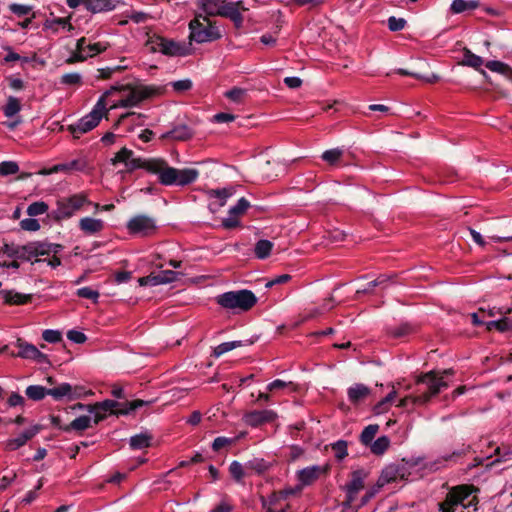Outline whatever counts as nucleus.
<instances>
[{"label":"nucleus","instance_id":"nucleus-1","mask_svg":"<svg viewBox=\"0 0 512 512\" xmlns=\"http://www.w3.org/2000/svg\"><path fill=\"white\" fill-rule=\"evenodd\" d=\"M152 401H143L140 399L126 402H118L115 400H105L95 404H82L77 403L74 408L87 409L91 414V419L95 425L104 420L107 415H127L130 412L144 406L151 404Z\"/></svg>","mask_w":512,"mask_h":512},{"label":"nucleus","instance_id":"nucleus-2","mask_svg":"<svg viewBox=\"0 0 512 512\" xmlns=\"http://www.w3.org/2000/svg\"><path fill=\"white\" fill-rule=\"evenodd\" d=\"M154 174L163 186L184 187L197 180L199 171L194 168L178 169L170 166L166 160L158 158Z\"/></svg>","mask_w":512,"mask_h":512},{"label":"nucleus","instance_id":"nucleus-3","mask_svg":"<svg viewBox=\"0 0 512 512\" xmlns=\"http://www.w3.org/2000/svg\"><path fill=\"white\" fill-rule=\"evenodd\" d=\"M216 303L223 309L234 313H243L251 310L257 303V297L248 289L228 291L215 298Z\"/></svg>","mask_w":512,"mask_h":512},{"label":"nucleus","instance_id":"nucleus-4","mask_svg":"<svg viewBox=\"0 0 512 512\" xmlns=\"http://www.w3.org/2000/svg\"><path fill=\"white\" fill-rule=\"evenodd\" d=\"M113 89H117V87H111L105 91L89 114L81 118L76 124L70 125L69 130L74 137L78 138L79 135L91 131L99 124L103 117L107 118L110 110L107 108L106 99L112 94Z\"/></svg>","mask_w":512,"mask_h":512},{"label":"nucleus","instance_id":"nucleus-5","mask_svg":"<svg viewBox=\"0 0 512 512\" xmlns=\"http://www.w3.org/2000/svg\"><path fill=\"white\" fill-rule=\"evenodd\" d=\"M145 46L152 53L160 52L169 57H182L191 54L190 43H180L159 35L150 36Z\"/></svg>","mask_w":512,"mask_h":512},{"label":"nucleus","instance_id":"nucleus-6","mask_svg":"<svg viewBox=\"0 0 512 512\" xmlns=\"http://www.w3.org/2000/svg\"><path fill=\"white\" fill-rule=\"evenodd\" d=\"M90 204H92V202L85 193H77L69 197H64L57 200L56 209L52 211L51 217L58 222L69 219L84 206Z\"/></svg>","mask_w":512,"mask_h":512},{"label":"nucleus","instance_id":"nucleus-7","mask_svg":"<svg viewBox=\"0 0 512 512\" xmlns=\"http://www.w3.org/2000/svg\"><path fill=\"white\" fill-rule=\"evenodd\" d=\"M189 39L197 43L212 42L221 38V33L207 16L196 15L189 23Z\"/></svg>","mask_w":512,"mask_h":512},{"label":"nucleus","instance_id":"nucleus-8","mask_svg":"<svg viewBox=\"0 0 512 512\" xmlns=\"http://www.w3.org/2000/svg\"><path fill=\"white\" fill-rule=\"evenodd\" d=\"M158 158L134 157V152L126 147L121 148L111 159L113 165L124 163L126 172L132 173L137 169H144L154 174Z\"/></svg>","mask_w":512,"mask_h":512},{"label":"nucleus","instance_id":"nucleus-9","mask_svg":"<svg viewBox=\"0 0 512 512\" xmlns=\"http://www.w3.org/2000/svg\"><path fill=\"white\" fill-rule=\"evenodd\" d=\"M416 384L426 385V390L418 395V403L426 404L430 399L438 395L442 389L449 386L438 371L431 370L426 373H422L416 379Z\"/></svg>","mask_w":512,"mask_h":512},{"label":"nucleus","instance_id":"nucleus-10","mask_svg":"<svg viewBox=\"0 0 512 512\" xmlns=\"http://www.w3.org/2000/svg\"><path fill=\"white\" fill-rule=\"evenodd\" d=\"M116 87H117V89H113L112 93L115 91H119V92H122L123 95L118 102L110 105V107L108 108L109 110H112V109H115L118 107L128 108V107L137 106L142 101H144L145 99L150 97L152 94V91L148 87H145V86L131 87V86L121 85V86H116Z\"/></svg>","mask_w":512,"mask_h":512},{"label":"nucleus","instance_id":"nucleus-11","mask_svg":"<svg viewBox=\"0 0 512 512\" xmlns=\"http://www.w3.org/2000/svg\"><path fill=\"white\" fill-rule=\"evenodd\" d=\"M366 477L367 472L363 469H358L351 473V479L344 487L346 500L343 502V506H352V502L356 499L357 494L364 488Z\"/></svg>","mask_w":512,"mask_h":512},{"label":"nucleus","instance_id":"nucleus-12","mask_svg":"<svg viewBox=\"0 0 512 512\" xmlns=\"http://www.w3.org/2000/svg\"><path fill=\"white\" fill-rule=\"evenodd\" d=\"M16 346L18 348V352H12V357L34 360L40 364L49 363L47 355L42 353L35 345L25 342L19 338L16 341Z\"/></svg>","mask_w":512,"mask_h":512},{"label":"nucleus","instance_id":"nucleus-13","mask_svg":"<svg viewBox=\"0 0 512 512\" xmlns=\"http://www.w3.org/2000/svg\"><path fill=\"white\" fill-rule=\"evenodd\" d=\"M330 468L329 464L313 465L299 470L296 476L302 486H309L315 483L322 476H327Z\"/></svg>","mask_w":512,"mask_h":512},{"label":"nucleus","instance_id":"nucleus-14","mask_svg":"<svg viewBox=\"0 0 512 512\" xmlns=\"http://www.w3.org/2000/svg\"><path fill=\"white\" fill-rule=\"evenodd\" d=\"M127 228L132 234L147 236L156 230V224L152 218L145 215H138L128 222Z\"/></svg>","mask_w":512,"mask_h":512},{"label":"nucleus","instance_id":"nucleus-15","mask_svg":"<svg viewBox=\"0 0 512 512\" xmlns=\"http://www.w3.org/2000/svg\"><path fill=\"white\" fill-rule=\"evenodd\" d=\"M250 206L244 197L239 199L237 204L230 208L229 216L222 220V226L226 229H233L240 225L239 216L243 215Z\"/></svg>","mask_w":512,"mask_h":512},{"label":"nucleus","instance_id":"nucleus-16","mask_svg":"<svg viewBox=\"0 0 512 512\" xmlns=\"http://www.w3.org/2000/svg\"><path fill=\"white\" fill-rule=\"evenodd\" d=\"M40 430H41V427L39 425H34V426L26 429L25 431H23L17 437L6 440L4 442V450L15 451V450L21 448L29 440H31L33 437H35L39 433Z\"/></svg>","mask_w":512,"mask_h":512},{"label":"nucleus","instance_id":"nucleus-17","mask_svg":"<svg viewBox=\"0 0 512 512\" xmlns=\"http://www.w3.org/2000/svg\"><path fill=\"white\" fill-rule=\"evenodd\" d=\"M241 9L246 10L242 1L226 2L224 0L219 16L229 18L235 26L239 28L243 24V16L240 12Z\"/></svg>","mask_w":512,"mask_h":512},{"label":"nucleus","instance_id":"nucleus-18","mask_svg":"<svg viewBox=\"0 0 512 512\" xmlns=\"http://www.w3.org/2000/svg\"><path fill=\"white\" fill-rule=\"evenodd\" d=\"M277 418V414L272 410H255L246 413L243 421L251 427H258L265 423L273 422Z\"/></svg>","mask_w":512,"mask_h":512},{"label":"nucleus","instance_id":"nucleus-19","mask_svg":"<svg viewBox=\"0 0 512 512\" xmlns=\"http://www.w3.org/2000/svg\"><path fill=\"white\" fill-rule=\"evenodd\" d=\"M473 491L472 485H458L450 489L446 495V499L456 508L463 505V502L471 495Z\"/></svg>","mask_w":512,"mask_h":512},{"label":"nucleus","instance_id":"nucleus-20","mask_svg":"<svg viewBox=\"0 0 512 512\" xmlns=\"http://www.w3.org/2000/svg\"><path fill=\"white\" fill-rule=\"evenodd\" d=\"M403 477L404 467L397 464H390L382 470L379 482L380 485H384L391 482H395L398 479H402Z\"/></svg>","mask_w":512,"mask_h":512},{"label":"nucleus","instance_id":"nucleus-21","mask_svg":"<svg viewBox=\"0 0 512 512\" xmlns=\"http://www.w3.org/2000/svg\"><path fill=\"white\" fill-rule=\"evenodd\" d=\"M105 227L104 221L92 217H84L79 221V228L85 235L100 233Z\"/></svg>","mask_w":512,"mask_h":512},{"label":"nucleus","instance_id":"nucleus-22","mask_svg":"<svg viewBox=\"0 0 512 512\" xmlns=\"http://www.w3.org/2000/svg\"><path fill=\"white\" fill-rule=\"evenodd\" d=\"M193 130L185 125L175 126L172 130L161 135V139H172L176 141H186L192 138Z\"/></svg>","mask_w":512,"mask_h":512},{"label":"nucleus","instance_id":"nucleus-23","mask_svg":"<svg viewBox=\"0 0 512 512\" xmlns=\"http://www.w3.org/2000/svg\"><path fill=\"white\" fill-rule=\"evenodd\" d=\"M48 395L52 396L55 400H61L64 397L71 400L78 398L81 393H76V389L73 390L69 383H62L55 388L48 389Z\"/></svg>","mask_w":512,"mask_h":512},{"label":"nucleus","instance_id":"nucleus-24","mask_svg":"<svg viewBox=\"0 0 512 512\" xmlns=\"http://www.w3.org/2000/svg\"><path fill=\"white\" fill-rule=\"evenodd\" d=\"M4 303L8 305H24L32 301L31 294H22L14 290H2Z\"/></svg>","mask_w":512,"mask_h":512},{"label":"nucleus","instance_id":"nucleus-25","mask_svg":"<svg viewBox=\"0 0 512 512\" xmlns=\"http://www.w3.org/2000/svg\"><path fill=\"white\" fill-rule=\"evenodd\" d=\"M416 331V326L409 322H403L387 328L388 336L396 339L407 337L414 334Z\"/></svg>","mask_w":512,"mask_h":512},{"label":"nucleus","instance_id":"nucleus-26","mask_svg":"<svg viewBox=\"0 0 512 512\" xmlns=\"http://www.w3.org/2000/svg\"><path fill=\"white\" fill-rule=\"evenodd\" d=\"M115 8L114 0H86V10L93 14L109 12Z\"/></svg>","mask_w":512,"mask_h":512},{"label":"nucleus","instance_id":"nucleus-27","mask_svg":"<svg viewBox=\"0 0 512 512\" xmlns=\"http://www.w3.org/2000/svg\"><path fill=\"white\" fill-rule=\"evenodd\" d=\"M72 170H82L79 160H72L69 163L56 164L49 169L43 168L40 171H38V174L46 176V175H51V174L58 173V172L69 173Z\"/></svg>","mask_w":512,"mask_h":512},{"label":"nucleus","instance_id":"nucleus-28","mask_svg":"<svg viewBox=\"0 0 512 512\" xmlns=\"http://www.w3.org/2000/svg\"><path fill=\"white\" fill-rule=\"evenodd\" d=\"M347 394L349 401L357 404L370 394V389L364 384L357 383L348 389Z\"/></svg>","mask_w":512,"mask_h":512},{"label":"nucleus","instance_id":"nucleus-29","mask_svg":"<svg viewBox=\"0 0 512 512\" xmlns=\"http://www.w3.org/2000/svg\"><path fill=\"white\" fill-rule=\"evenodd\" d=\"M479 6V0H453L450 5V11L453 14H460L468 10H475Z\"/></svg>","mask_w":512,"mask_h":512},{"label":"nucleus","instance_id":"nucleus-30","mask_svg":"<svg viewBox=\"0 0 512 512\" xmlns=\"http://www.w3.org/2000/svg\"><path fill=\"white\" fill-rule=\"evenodd\" d=\"M205 16H219L224 0H200L199 1Z\"/></svg>","mask_w":512,"mask_h":512},{"label":"nucleus","instance_id":"nucleus-31","mask_svg":"<svg viewBox=\"0 0 512 512\" xmlns=\"http://www.w3.org/2000/svg\"><path fill=\"white\" fill-rule=\"evenodd\" d=\"M91 422H92L91 416H86V415L80 416V417L74 419L68 425H65L63 428V431L70 432V431L74 430L77 432H82V431L88 429L89 427H91Z\"/></svg>","mask_w":512,"mask_h":512},{"label":"nucleus","instance_id":"nucleus-32","mask_svg":"<svg viewBox=\"0 0 512 512\" xmlns=\"http://www.w3.org/2000/svg\"><path fill=\"white\" fill-rule=\"evenodd\" d=\"M153 436L148 433H140L130 438V446L132 449H144L151 446Z\"/></svg>","mask_w":512,"mask_h":512},{"label":"nucleus","instance_id":"nucleus-33","mask_svg":"<svg viewBox=\"0 0 512 512\" xmlns=\"http://www.w3.org/2000/svg\"><path fill=\"white\" fill-rule=\"evenodd\" d=\"M486 67L490 71L500 73L512 81V68L508 64L498 60H491L486 63Z\"/></svg>","mask_w":512,"mask_h":512},{"label":"nucleus","instance_id":"nucleus-34","mask_svg":"<svg viewBox=\"0 0 512 512\" xmlns=\"http://www.w3.org/2000/svg\"><path fill=\"white\" fill-rule=\"evenodd\" d=\"M343 150L340 148H333L326 150L322 153L321 158L331 166L342 164Z\"/></svg>","mask_w":512,"mask_h":512},{"label":"nucleus","instance_id":"nucleus-35","mask_svg":"<svg viewBox=\"0 0 512 512\" xmlns=\"http://www.w3.org/2000/svg\"><path fill=\"white\" fill-rule=\"evenodd\" d=\"M273 248V243L266 239L257 241L254 247V253L258 259H266L270 256Z\"/></svg>","mask_w":512,"mask_h":512},{"label":"nucleus","instance_id":"nucleus-36","mask_svg":"<svg viewBox=\"0 0 512 512\" xmlns=\"http://www.w3.org/2000/svg\"><path fill=\"white\" fill-rule=\"evenodd\" d=\"M270 464L264 459L254 458L246 463V469L261 475L270 469Z\"/></svg>","mask_w":512,"mask_h":512},{"label":"nucleus","instance_id":"nucleus-37","mask_svg":"<svg viewBox=\"0 0 512 512\" xmlns=\"http://www.w3.org/2000/svg\"><path fill=\"white\" fill-rule=\"evenodd\" d=\"M22 108L20 100L14 96H9L7 102L3 107L4 115L11 118L18 114Z\"/></svg>","mask_w":512,"mask_h":512},{"label":"nucleus","instance_id":"nucleus-38","mask_svg":"<svg viewBox=\"0 0 512 512\" xmlns=\"http://www.w3.org/2000/svg\"><path fill=\"white\" fill-rule=\"evenodd\" d=\"M488 330L496 329L499 332H507L512 330V319L504 317L499 320L489 321L486 323Z\"/></svg>","mask_w":512,"mask_h":512},{"label":"nucleus","instance_id":"nucleus-39","mask_svg":"<svg viewBox=\"0 0 512 512\" xmlns=\"http://www.w3.org/2000/svg\"><path fill=\"white\" fill-rule=\"evenodd\" d=\"M27 397L33 401H40L48 395V389L40 385H31L25 391Z\"/></svg>","mask_w":512,"mask_h":512},{"label":"nucleus","instance_id":"nucleus-40","mask_svg":"<svg viewBox=\"0 0 512 512\" xmlns=\"http://www.w3.org/2000/svg\"><path fill=\"white\" fill-rule=\"evenodd\" d=\"M369 445L373 454L382 455L389 448L390 440L387 436H381Z\"/></svg>","mask_w":512,"mask_h":512},{"label":"nucleus","instance_id":"nucleus-41","mask_svg":"<svg viewBox=\"0 0 512 512\" xmlns=\"http://www.w3.org/2000/svg\"><path fill=\"white\" fill-rule=\"evenodd\" d=\"M463 65L479 69L483 64V59L472 53L469 49H464V58L462 61Z\"/></svg>","mask_w":512,"mask_h":512},{"label":"nucleus","instance_id":"nucleus-42","mask_svg":"<svg viewBox=\"0 0 512 512\" xmlns=\"http://www.w3.org/2000/svg\"><path fill=\"white\" fill-rule=\"evenodd\" d=\"M331 449L338 461L343 460L348 455V443L345 440H338L331 444Z\"/></svg>","mask_w":512,"mask_h":512},{"label":"nucleus","instance_id":"nucleus-43","mask_svg":"<svg viewBox=\"0 0 512 512\" xmlns=\"http://www.w3.org/2000/svg\"><path fill=\"white\" fill-rule=\"evenodd\" d=\"M379 430V426L377 424H371L364 428L360 435V440L362 444L369 445L375 438L377 432Z\"/></svg>","mask_w":512,"mask_h":512},{"label":"nucleus","instance_id":"nucleus-44","mask_svg":"<svg viewBox=\"0 0 512 512\" xmlns=\"http://www.w3.org/2000/svg\"><path fill=\"white\" fill-rule=\"evenodd\" d=\"M49 209V206L44 201H37L31 203L27 208V214L31 217H35L38 215H42L46 213Z\"/></svg>","mask_w":512,"mask_h":512},{"label":"nucleus","instance_id":"nucleus-45","mask_svg":"<svg viewBox=\"0 0 512 512\" xmlns=\"http://www.w3.org/2000/svg\"><path fill=\"white\" fill-rule=\"evenodd\" d=\"M285 388H288L290 391L295 392L298 389V385L292 381L286 382V381H283L280 379H276V380L272 381L271 383H269L267 386V389L269 391H274L277 389H285Z\"/></svg>","mask_w":512,"mask_h":512},{"label":"nucleus","instance_id":"nucleus-46","mask_svg":"<svg viewBox=\"0 0 512 512\" xmlns=\"http://www.w3.org/2000/svg\"><path fill=\"white\" fill-rule=\"evenodd\" d=\"M241 346H242L241 341L224 342L214 348L213 354H214V356L219 357L222 354L229 352L235 348L241 347Z\"/></svg>","mask_w":512,"mask_h":512},{"label":"nucleus","instance_id":"nucleus-47","mask_svg":"<svg viewBox=\"0 0 512 512\" xmlns=\"http://www.w3.org/2000/svg\"><path fill=\"white\" fill-rule=\"evenodd\" d=\"M245 433H241L238 437L235 438H226V437H217L214 439L212 444V449L214 451H219L223 447L230 446L234 444L240 437L244 436Z\"/></svg>","mask_w":512,"mask_h":512},{"label":"nucleus","instance_id":"nucleus-48","mask_svg":"<svg viewBox=\"0 0 512 512\" xmlns=\"http://www.w3.org/2000/svg\"><path fill=\"white\" fill-rule=\"evenodd\" d=\"M31 246L35 257L48 255L52 251V245L44 242H31Z\"/></svg>","mask_w":512,"mask_h":512},{"label":"nucleus","instance_id":"nucleus-49","mask_svg":"<svg viewBox=\"0 0 512 512\" xmlns=\"http://www.w3.org/2000/svg\"><path fill=\"white\" fill-rule=\"evenodd\" d=\"M76 295L80 298L90 299L94 303L98 302V298L100 296L99 292L97 290H93L90 287H82L79 288L76 292Z\"/></svg>","mask_w":512,"mask_h":512},{"label":"nucleus","instance_id":"nucleus-50","mask_svg":"<svg viewBox=\"0 0 512 512\" xmlns=\"http://www.w3.org/2000/svg\"><path fill=\"white\" fill-rule=\"evenodd\" d=\"M229 472L233 479L237 482H241L245 476V471L241 463L233 461L229 466Z\"/></svg>","mask_w":512,"mask_h":512},{"label":"nucleus","instance_id":"nucleus-51","mask_svg":"<svg viewBox=\"0 0 512 512\" xmlns=\"http://www.w3.org/2000/svg\"><path fill=\"white\" fill-rule=\"evenodd\" d=\"M19 171V166L14 161H3L0 163V175L8 176L16 174Z\"/></svg>","mask_w":512,"mask_h":512},{"label":"nucleus","instance_id":"nucleus-52","mask_svg":"<svg viewBox=\"0 0 512 512\" xmlns=\"http://www.w3.org/2000/svg\"><path fill=\"white\" fill-rule=\"evenodd\" d=\"M9 10L13 14L17 15L18 17L27 16L29 14L32 15V13H33L31 6L17 4V3L10 4L9 5Z\"/></svg>","mask_w":512,"mask_h":512},{"label":"nucleus","instance_id":"nucleus-53","mask_svg":"<svg viewBox=\"0 0 512 512\" xmlns=\"http://www.w3.org/2000/svg\"><path fill=\"white\" fill-rule=\"evenodd\" d=\"M61 84L64 85H81L82 77L79 73H67L62 75L60 79Z\"/></svg>","mask_w":512,"mask_h":512},{"label":"nucleus","instance_id":"nucleus-54","mask_svg":"<svg viewBox=\"0 0 512 512\" xmlns=\"http://www.w3.org/2000/svg\"><path fill=\"white\" fill-rule=\"evenodd\" d=\"M246 94V90L238 87H234L231 90L225 92V96L233 102L240 103Z\"/></svg>","mask_w":512,"mask_h":512},{"label":"nucleus","instance_id":"nucleus-55","mask_svg":"<svg viewBox=\"0 0 512 512\" xmlns=\"http://www.w3.org/2000/svg\"><path fill=\"white\" fill-rule=\"evenodd\" d=\"M34 257L35 255L32 250L31 242L27 243L26 245L19 246V254L17 259L30 261Z\"/></svg>","mask_w":512,"mask_h":512},{"label":"nucleus","instance_id":"nucleus-56","mask_svg":"<svg viewBox=\"0 0 512 512\" xmlns=\"http://www.w3.org/2000/svg\"><path fill=\"white\" fill-rule=\"evenodd\" d=\"M42 338L49 343H57L62 340V335L58 330L47 329L42 333Z\"/></svg>","mask_w":512,"mask_h":512},{"label":"nucleus","instance_id":"nucleus-57","mask_svg":"<svg viewBox=\"0 0 512 512\" xmlns=\"http://www.w3.org/2000/svg\"><path fill=\"white\" fill-rule=\"evenodd\" d=\"M143 117H145V116L141 113L127 112V113L122 114L118 118V120L114 123L113 127L118 128L121 124H123L126 120H129V119H131V121L134 123L136 119H140Z\"/></svg>","mask_w":512,"mask_h":512},{"label":"nucleus","instance_id":"nucleus-58","mask_svg":"<svg viewBox=\"0 0 512 512\" xmlns=\"http://www.w3.org/2000/svg\"><path fill=\"white\" fill-rule=\"evenodd\" d=\"M209 195L211 197H215V198H218L220 199V206H224L225 203H226V199L228 197H230L232 195V192L226 188L224 189H216V190H211L209 192Z\"/></svg>","mask_w":512,"mask_h":512},{"label":"nucleus","instance_id":"nucleus-59","mask_svg":"<svg viewBox=\"0 0 512 512\" xmlns=\"http://www.w3.org/2000/svg\"><path fill=\"white\" fill-rule=\"evenodd\" d=\"M108 48V45L106 43H94V44H88L87 45V56L93 57L97 54H100L104 51H106Z\"/></svg>","mask_w":512,"mask_h":512},{"label":"nucleus","instance_id":"nucleus-60","mask_svg":"<svg viewBox=\"0 0 512 512\" xmlns=\"http://www.w3.org/2000/svg\"><path fill=\"white\" fill-rule=\"evenodd\" d=\"M405 25L406 21L403 18H396L394 16L388 18V28L390 31H400L405 27Z\"/></svg>","mask_w":512,"mask_h":512},{"label":"nucleus","instance_id":"nucleus-61","mask_svg":"<svg viewBox=\"0 0 512 512\" xmlns=\"http://www.w3.org/2000/svg\"><path fill=\"white\" fill-rule=\"evenodd\" d=\"M20 227L25 231H38L40 224L37 219L26 218L20 222Z\"/></svg>","mask_w":512,"mask_h":512},{"label":"nucleus","instance_id":"nucleus-62","mask_svg":"<svg viewBox=\"0 0 512 512\" xmlns=\"http://www.w3.org/2000/svg\"><path fill=\"white\" fill-rule=\"evenodd\" d=\"M162 284L171 283L177 280L178 273L172 270H163L158 273Z\"/></svg>","mask_w":512,"mask_h":512},{"label":"nucleus","instance_id":"nucleus-63","mask_svg":"<svg viewBox=\"0 0 512 512\" xmlns=\"http://www.w3.org/2000/svg\"><path fill=\"white\" fill-rule=\"evenodd\" d=\"M67 338L77 344H82L87 340L86 335L83 332L77 330H70L67 333Z\"/></svg>","mask_w":512,"mask_h":512},{"label":"nucleus","instance_id":"nucleus-64","mask_svg":"<svg viewBox=\"0 0 512 512\" xmlns=\"http://www.w3.org/2000/svg\"><path fill=\"white\" fill-rule=\"evenodd\" d=\"M2 252L8 257L17 259L19 254V245L4 244L2 247Z\"/></svg>","mask_w":512,"mask_h":512}]
</instances>
